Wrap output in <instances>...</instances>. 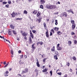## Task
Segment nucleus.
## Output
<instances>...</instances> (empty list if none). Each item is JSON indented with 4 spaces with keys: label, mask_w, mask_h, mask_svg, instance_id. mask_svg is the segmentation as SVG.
Listing matches in <instances>:
<instances>
[{
    "label": "nucleus",
    "mask_w": 77,
    "mask_h": 77,
    "mask_svg": "<svg viewBox=\"0 0 77 77\" xmlns=\"http://www.w3.org/2000/svg\"><path fill=\"white\" fill-rule=\"evenodd\" d=\"M28 69L26 68L25 69V70H23L21 73L22 74H24V73H27V72H28Z\"/></svg>",
    "instance_id": "obj_1"
},
{
    "label": "nucleus",
    "mask_w": 77,
    "mask_h": 77,
    "mask_svg": "<svg viewBox=\"0 0 77 77\" xmlns=\"http://www.w3.org/2000/svg\"><path fill=\"white\" fill-rule=\"evenodd\" d=\"M52 5H48L47 6H46V7L48 9H52Z\"/></svg>",
    "instance_id": "obj_2"
},
{
    "label": "nucleus",
    "mask_w": 77,
    "mask_h": 77,
    "mask_svg": "<svg viewBox=\"0 0 77 77\" xmlns=\"http://www.w3.org/2000/svg\"><path fill=\"white\" fill-rule=\"evenodd\" d=\"M41 19H42V18H41V16H39V19H37L36 20V21H37V22L40 23L41 21Z\"/></svg>",
    "instance_id": "obj_3"
},
{
    "label": "nucleus",
    "mask_w": 77,
    "mask_h": 77,
    "mask_svg": "<svg viewBox=\"0 0 77 77\" xmlns=\"http://www.w3.org/2000/svg\"><path fill=\"white\" fill-rule=\"evenodd\" d=\"M61 15H62L63 17H67V14H66V12H64L63 14H61Z\"/></svg>",
    "instance_id": "obj_4"
},
{
    "label": "nucleus",
    "mask_w": 77,
    "mask_h": 77,
    "mask_svg": "<svg viewBox=\"0 0 77 77\" xmlns=\"http://www.w3.org/2000/svg\"><path fill=\"white\" fill-rule=\"evenodd\" d=\"M27 33L23 32V33H22V35L23 36H26L27 35Z\"/></svg>",
    "instance_id": "obj_5"
},
{
    "label": "nucleus",
    "mask_w": 77,
    "mask_h": 77,
    "mask_svg": "<svg viewBox=\"0 0 77 77\" xmlns=\"http://www.w3.org/2000/svg\"><path fill=\"white\" fill-rule=\"evenodd\" d=\"M67 11L68 12H72V14H74V12L72 11V9H70L69 10H68Z\"/></svg>",
    "instance_id": "obj_6"
},
{
    "label": "nucleus",
    "mask_w": 77,
    "mask_h": 77,
    "mask_svg": "<svg viewBox=\"0 0 77 77\" xmlns=\"http://www.w3.org/2000/svg\"><path fill=\"white\" fill-rule=\"evenodd\" d=\"M72 30H74V29L75 28V24H72Z\"/></svg>",
    "instance_id": "obj_7"
},
{
    "label": "nucleus",
    "mask_w": 77,
    "mask_h": 77,
    "mask_svg": "<svg viewBox=\"0 0 77 77\" xmlns=\"http://www.w3.org/2000/svg\"><path fill=\"white\" fill-rule=\"evenodd\" d=\"M36 16L37 17H38L41 16V12H38L37 13V14L36 15Z\"/></svg>",
    "instance_id": "obj_8"
},
{
    "label": "nucleus",
    "mask_w": 77,
    "mask_h": 77,
    "mask_svg": "<svg viewBox=\"0 0 77 77\" xmlns=\"http://www.w3.org/2000/svg\"><path fill=\"white\" fill-rule=\"evenodd\" d=\"M37 63H36L37 66L38 67H39V66H40V65L39 64V61H38V59L37 60Z\"/></svg>",
    "instance_id": "obj_9"
},
{
    "label": "nucleus",
    "mask_w": 77,
    "mask_h": 77,
    "mask_svg": "<svg viewBox=\"0 0 77 77\" xmlns=\"http://www.w3.org/2000/svg\"><path fill=\"white\" fill-rule=\"evenodd\" d=\"M71 23H72V24H74V20H72V18H71Z\"/></svg>",
    "instance_id": "obj_10"
},
{
    "label": "nucleus",
    "mask_w": 77,
    "mask_h": 77,
    "mask_svg": "<svg viewBox=\"0 0 77 77\" xmlns=\"http://www.w3.org/2000/svg\"><path fill=\"white\" fill-rule=\"evenodd\" d=\"M52 9H54L56 8V6L55 5H52Z\"/></svg>",
    "instance_id": "obj_11"
},
{
    "label": "nucleus",
    "mask_w": 77,
    "mask_h": 77,
    "mask_svg": "<svg viewBox=\"0 0 77 77\" xmlns=\"http://www.w3.org/2000/svg\"><path fill=\"white\" fill-rule=\"evenodd\" d=\"M39 44L40 45H42L43 44V42H39L37 43V44L38 45Z\"/></svg>",
    "instance_id": "obj_12"
},
{
    "label": "nucleus",
    "mask_w": 77,
    "mask_h": 77,
    "mask_svg": "<svg viewBox=\"0 0 77 77\" xmlns=\"http://www.w3.org/2000/svg\"><path fill=\"white\" fill-rule=\"evenodd\" d=\"M54 29V30H55V31H58V30H59V28L55 27Z\"/></svg>",
    "instance_id": "obj_13"
},
{
    "label": "nucleus",
    "mask_w": 77,
    "mask_h": 77,
    "mask_svg": "<svg viewBox=\"0 0 77 77\" xmlns=\"http://www.w3.org/2000/svg\"><path fill=\"white\" fill-rule=\"evenodd\" d=\"M57 50H62V48L60 47H57Z\"/></svg>",
    "instance_id": "obj_14"
},
{
    "label": "nucleus",
    "mask_w": 77,
    "mask_h": 77,
    "mask_svg": "<svg viewBox=\"0 0 77 77\" xmlns=\"http://www.w3.org/2000/svg\"><path fill=\"white\" fill-rule=\"evenodd\" d=\"M34 45H35V44H33L32 45V50L33 49V50L35 49V47H34Z\"/></svg>",
    "instance_id": "obj_15"
},
{
    "label": "nucleus",
    "mask_w": 77,
    "mask_h": 77,
    "mask_svg": "<svg viewBox=\"0 0 77 77\" xmlns=\"http://www.w3.org/2000/svg\"><path fill=\"white\" fill-rule=\"evenodd\" d=\"M41 0V4H43V3H45V2H44V0Z\"/></svg>",
    "instance_id": "obj_16"
},
{
    "label": "nucleus",
    "mask_w": 77,
    "mask_h": 77,
    "mask_svg": "<svg viewBox=\"0 0 77 77\" xmlns=\"http://www.w3.org/2000/svg\"><path fill=\"white\" fill-rule=\"evenodd\" d=\"M57 33L58 34V35H61V34H62L61 32H60V31L57 32Z\"/></svg>",
    "instance_id": "obj_17"
},
{
    "label": "nucleus",
    "mask_w": 77,
    "mask_h": 77,
    "mask_svg": "<svg viewBox=\"0 0 77 77\" xmlns=\"http://www.w3.org/2000/svg\"><path fill=\"white\" fill-rule=\"evenodd\" d=\"M29 44H31V43H32V38L30 37L29 38Z\"/></svg>",
    "instance_id": "obj_18"
},
{
    "label": "nucleus",
    "mask_w": 77,
    "mask_h": 77,
    "mask_svg": "<svg viewBox=\"0 0 77 77\" xmlns=\"http://www.w3.org/2000/svg\"><path fill=\"white\" fill-rule=\"evenodd\" d=\"M68 43H69V46H70V45H71L72 43V42H71V41H68Z\"/></svg>",
    "instance_id": "obj_19"
},
{
    "label": "nucleus",
    "mask_w": 77,
    "mask_h": 77,
    "mask_svg": "<svg viewBox=\"0 0 77 77\" xmlns=\"http://www.w3.org/2000/svg\"><path fill=\"white\" fill-rule=\"evenodd\" d=\"M19 63L20 65H22V64H24V62H21V60H20L19 61Z\"/></svg>",
    "instance_id": "obj_20"
},
{
    "label": "nucleus",
    "mask_w": 77,
    "mask_h": 77,
    "mask_svg": "<svg viewBox=\"0 0 77 77\" xmlns=\"http://www.w3.org/2000/svg\"><path fill=\"white\" fill-rule=\"evenodd\" d=\"M55 25H57V24H58V23H57V20H55Z\"/></svg>",
    "instance_id": "obj_21"
},
{
    "label": "nucleus",
    "mask_w": 77,
    "mask_h": 77,
    "mask_svg": "<svg viewBox=\"0 0 77 77\" xmlns=\"http://www.w3.org/2000/svg\"><path fill=\"white\" fill-rule=\"evenodd\" d=\"M33 14H36L37 13V11L35 10L33 12Z\"/></svg>",
    "instance_id": "obj_22"
},
{
    "label": "nucleus",
    "mask_w": 77,
    "mask_h": 77,
    "mask_svg": "<svg viewBox=\"0 0 77 77\" xmlns=\"http://www.w3.org/2000/svg\"><path fill=\"white\" fill-rule=\"evenodd\" d=\"M23 14H27V11L26 10H25L23 11Z\"/></svg>",
    "instance_id": "obj_23"
},
{
    "label": "nucleus",
    "mask_w": 77,
    "mask_h": 77,
    "mask_svg": "<svg viewBox=\"0 0 77 77\" xmlns=\"http://www.w3.org/2000/svg\"><path fill=\"white\" fill-rule=\"evenodd\" d=\"M10 26L11 27V29H14V26H13V25H11Z\"/></svg>",
    "instance_id": "obj_24"
},
{
    "label": "nucleus",
    "mask_w": 77,
    "mask_h": 77,
    "mask_svg": "<svg viewBox=\"0 0 77 77\" xmlns=\"http://www.w3.org/2000/svg\"><path fill=\"white\" fill-rule=\"evenodd\" d=\"M54 59H56V60H57L58 58L57 57V55H54Z\"/></svg>",
    "instance_id": "obj_25"
},
{
    "label": "nucleus",
    "mask_w": 77,
    "mask_h": 77,
    "mask_svg": "<svg viewBox=\"0 0 77 77\" xmlns=\"http://www.w3.org/2000/svg\"><path fill=\"white\" fill-rule=\"evenodd\" d=\"M11 54H12L13 55H14V51H13V50L11 49Z\"/></svg>",
    "instance_id": "obj_26"
},
{
    "label": "nucleus",
    "mask_w": 77,
    "mask_h": 77,
    "mask_svg": "<svg viewBox=\"0 0 77 77\" xmlns=\"http://www.w3.org/2000/svg\"><path fill=\"white\" fill-rule=\"evenodd\" d=\"M40 55H41V56H42V58H44V57H45V54H43L42 55L40 54Z\"/></svg>",
    "instance_id": "obj_27"
},
{
    "label": "nucleus",
    "mask_w": 77,
    "mask_h": 77,
    "mask_svg": "<svg viewBox=\"0 0 77 77\" xmlns=\"http://www.w3.org/2000/svg\"><path fill=\"white\" fill-rule=\"evenodd\" d=\"M46 36L47 38H48L49 35L48 32H46Z\"/></svg>",
    "instance_id": "obj_28"
},
{
    "label": "nucleus",
    "mask_w": 77,
    "mask_h": 77,
    "mask_svg": "<svg viewBox=\"0 0 77 77\" xmlns=\"http://www.w3.org/2000/svg\"><path fill=\"white\" fill-rule=\"evenodd\" d=\"M8 34L9 35H11V32L10 31H8Z\"/></svg>",
    "instance_id": "obj_29"
},
{
    "label": "nucleus",
    "mask_w": 77,
    "mask_h": 77,
    "mask_svg": "<svg viewBox=\"0 0 77 77\" xmlns=\"http://www.w3.org/2000/svg\"><path fill=\"white\" fill-rule=\"evenodd\" d=\"M22 20V18H17L16 19V20Z\"/></svg>",
    "instance_id": "obj_30"
},
{
    "label": "nucleus",
    "mask_w": 77,
    "mask_h": 77,
    "mask_svg": "<svg viewBox=\"0 0 77 77\" xmlns=\"http://www.w3.org/2000/svg\"><path fill=\"white\" fill-rule=\"evenodd\" d=\"M0 38H3V39H4V41L5 42V38H4V36H2H2H0Z\"/></svg>",
    "instance_id": "obj_31"
},
{
    "label": "nucleus",
    "mask_w": 77,
    "mask_h": 77,
    "mask_svg": "<svg viewBox=\"0 0 77 77\" xmlns=\"http://www.w3.org/2000/svg\"><path fill=\"white\" fill-rule=\"evenodd\" d=\"M43 25L44 27H47V26H46V24H45V23H43Z\"/></svg>",
    "instance_id": "obj_32"
},
{
    "label": "nucleus",
    "mask_w": 77,
    "mask_h": 77,
    "mask_svg": "<svg viewBox=\"0 0 77 77\" xmlns=\"http://www.w3.org/2000/svg\"><path fill=\"white\" fill-rule=\"evenodd\" d=\"M12 32H13L14 34V35H16V34H17V33H16V32H15V31L13 30Z\"/></svg>",
    "instance_id": "obj_33"
},
{
    "label": "nucleus",
    "mask_w": 77,
    "mask_h": 77,
    "mask_svg": "<svg viewBox=\"0 0 77 77\" xmlns=\"http://www.w3.org/2000/svg\"><path fill=\"white\" fill-rule=\"evenodd\" d=\"M57 74H58V75H62V73L61 72H58L57 73Z\"/></svg>",
    "instance_id": "obj_34"
},
{
    "label": "nucleus",
    "mask_w": 77,
    "mask_h": 77,
    "mask_svg": "<svg viewBox=\"0 0 77 77\" xmlns=\"http://www.w3.org/2000/svg\"><path fill=\"white\" fill-rule=\"evenodd\" d=\"M9 64V62H8V64H7L5 65L4 67V68H6V67H7V66Z\"/></svg>",
    "instance_id": "obj_35"
},
{
    "label": "nucleus",
    "mask_w": 77,
    "mask_h": 77,
    "mask_svg": "<svg viewBox=\"0 0 77 77\" xmlns=\"http://www.w3.org/2000/svg\"><path fill=\"white\" fill-rule=\"evenodd\" d=\"M74 43L75 44H77V41L75 40L74 41Z\"/></svg>",
    "instance_id": "obj_36"
},
{
    "label": "nucleus",
    "mask_w": 77,
    "mask_h": 77,
    "mask_svg": "<svg viewBox=\"0 0 77 77\" xmlns=\"http://www.w3.org/2000/svg\"><path fill=\"white\" fill-rule=\"evenodd\" d=\"M73 60H76V58H75V57H73Z\"/></svg>",
    "instance_id": "obj_37"
},
{
    "label": "nucleus",
    "mask_w": 77,
    "mask_h": 77,
    "mask_svg": "<svg viewBox=\"0 0 77 77\" xmlns=\"http://www.w3.org/2000/svg\"><path fill=\"white\" fill-rule=\"evenodd\" d=\"M30 35H31V37H32V38L33 39V34H30Z\"/></svg>",
    "instance_id": "obj_38"
},
{
    "label": "nucleus",
    "mask_w": 77,
    "mask_h": 77,
    "mask_svg": "<svg viewBox=\"0 0 77 77\" xmlns=\"http://www.w3.org/2000/svg\"><path fill=\"white\" fill-rule=\"evenodd\" d=\"M6 3H7V2H2V4H6Z\"/></svg>",
    "instance_id": "obj_39"
},
{
    "label": "nucleus",
    "mask_w": 77,
    "mask_h": 77,
    "mask_svg": "<svg viewBox=\"0 0 77 77\" xmlns=\"http://www.w3.org/2000/svg\"><path fill=\"white\" fill-rule=\"evenodd\" d=\"M8 4H11V1L9 0L8 1Z\"/></svg>",
    "instance_id": "obj_40"
},
{
    "label": "nucleus",
    "mask_w": 77,
    "mask_h": 77,
    "mask_svg": "<svg viewBox=\"0 0 77 77\" xmlns=\"http://www.w3.org/2000/svg\"><path fill=\"white\" fill-rule=\"evenodd\" d=\"M47 71V69H44L42 71H43V72H45V71Z\"/></svg>",
    "instance_id": "obj_41"
},
{
    "label": "nucleus",
    "mask_w": 77,
    "mask_h": 77,
    "mask_svg": "<svg viewBox=\"0 0 77 77\" xmlns=\"http://www.w3.org/2000/svg\"><path fill=\"white\" fill-rule=\"evenodd\" d=\"M46 60V58H45L43 59V62H44H44H45Z\"/></svg>",
    "instance_id": "obj_42"
},
{
    "label": "nucleus",
    "mask_w": 77,
    "mask_h": 77,
    "mask_svg": "<svg viewBox=\"0 0 77 77\" xmlns=\"http://www.w3.org/2000/svg\"><path fill=\"white\" fill-rule=\"evenodd\" d=\"M44 68H45V66H41V68L43 69H44Z\"/></svg>",
    "instance_id": "obj_43"
},
{
    "label": "nucleus",
    "mask_w": 77,
    "mask_h": 77,
    "mask_svg": "<svg viewBox=\"0 0 77 77\" xmlns=\"http://www.w3.org/2000/svg\"><path fill=\"white\" fill-rule=\"evenodd\" d=\"M51 32H53V33H54V30H53L52 29L51 30Z\"/></svg>",
    "instance_id": "obj_44"
},
{
    "label": "nucleus",
    "mask_w": 77,
    "mask_h": 77,
    "mask_svg": "<svg viewBox=\"0 0 77 77\" xmlns=\"http://www.w3.org/2000/svg\"><path fill=\"white\" fill-rule=\"evenodd\" d=\"M55 54H57V55H58V54H59V53H58V52H55Z\"/></svg>",
    "instance_id": "obj_45"
},
{
    "label": "nucleus",
    "mask_w": 77,
    "mask_h": 77,
    "mask_svg": "<svg viewBox=\"0 0 77 77\" xmlns=\"http://www.w3.org/2000/svg\"><path fill=\"white\" fill-rule=\"evenodd\" d=\"M32 32H33L34 33H35V32H36V31L35 30H32Z\"/></svg>",
    "instance_id": "obj_46"
},
{
    "label": "nucleus",
    "mask_w": 77,
    "mask_h": 77,
    "mask_svg": "<svg viewBox=\"0 0 77 77\" xmlns=\"http://www.w3.org/2000/svg\"><path fill=\"white\" fill-rule=\"evenodd\" d=\"M66 64H67V65L68 66H69V62H68V63H67Z\"/></svg>",
    "instance_id": "obj_47"
},
{
    "label": "nucleus",
    "mask_w": 77,
    "mask_h": 77,
    "mask_svg": "<svg viewBox=\"0 0 77 77\" xmlns=\"http://www.w3.org/2000/svg\"><path fill=\"white\" fill-rule=\"evenodd\" d=\"M21 58H20V59H21V58H23V55H22L20 56Z\"/></svg>",
    "instance_id": "obj_48"
},
{
    "label": "nucleus",
    "mask_w": 77,
    "mask_h": 77,
    "mask_svg": "<svg viewBox=\"0 0 77 77\" xmlns=\"http://www.w3.org/2000/svg\"><path fill=\"white\" fill-rule=\"evenodd\" d=\"M6 8H9V5H5Z\"/></svg>",
    "instance_id": "obj_49"
},
{
    "label": "nucleus",
    "mask_w": 77,
    "mask_h": 77,
    "mask_svg": "<svg viewBox=\"0 0 77 77\" xmlns=\"http://www.w3.org/2000/svg\"><path fill=\"white\" fill-rule=\"evenodd\" d=\"M68 77V75L67 74H65L63 76V77Z\"/></svg>",
    "instance_id": "obj_50"
},
{
    "label": "nucleus",
    "mask_w": 77,
    "mask_h": 77,
    "mask_svg": "<svg viewBox=\"0 0 77 77\" xmlns=\"http://www.w3.org/2000/svg\"><path fill=\"white\" fill-rule=\"evenodd\" d=\"M6 41H7V42H9V43H10V42H9V40H7L6 39H5Z\"/></svg>",
    "instance_id": "obj_51"
},
{
    "label": "nucleus",
    "mask_w": 77,
    "mask_h": 77,
    "mask_svg": "<svg viewBox=\"0 0 77 77\" xmlns=\"http://www.w3.org/2000/svg\"><path fill=\"white\" fill-rule=\"evenodd\" d=\"M11 15H15V12L14 11L13 12V13L11 14Z\"/></svg>",
    "instance_id": "obj_52"
},
{
    "label": "nucleus",
    "mask_w": 77,
    "mask_h": 77,
    "mask_svg": "<svg viewBox=\"0 0 77 77\" xmlns=\"http://www.w3.org/2000/svg\"><path fill=\"white\" fill-rule=\"evenodd\" d=\"M40 8H41L42 9H43V6L42 5H41L40 6Z\"/></svg>",
    "instance_id": "obj_53"
},
{
    "label": "nucleus",
    "mask_w": 77,
    "mask_h": 77,
    "mask_svg": "<svg viewBox=\"0 0 77 77\" xmlns=\"http://www.w3.org/2000/svg\"><path fill=\"white\" fill-rule=\"evenodd\" d=\"M51 50L52 51H54V49H51Z\"/></svg>",
    "instance_id": "obj_54"
},
{
    "label": "nucleus",
    "mask_w": 77,
    "mask_h": 77,
    "mask_svg": "<svg viewBox=\"0 0 77 77\" xmlns=\"http://www.w3.org/2000/svg\"><path fill=\"white\" fill-rule=\"evenodd\" d=\"M50 36H51L52 35V32H50Z\"/></svg>",
    "instance_id": "obj_55"
},
{
    "label": "nucleus",
    "mask_w": 77,
    "mask_h": 77,
    "mask_svg": "<svg viewBox=\"0 0 77 77\" xmlns=\"http://www.w3.org/2000/svg\"><path fill=\"white\" fill-rule=\"evenodd\" d=\"M24 57L26 59V58H27V56H26V55H24Z\"/></svg>",
    "instance_id": "obj_56"
},
{
    "label": "nucleus",
    "mask_w": 77,
    "mask_h": 77,
    "mask_svg": "<svg viewBox=\"0 0 77 77\" xmlns=\"http://www.w3.org/2000/svg\"><path fill=\"white\" fill-rule=\"evenodd\" d=\"M69 71H70V72H72V70L71 69H70L69 70Z\"/></svg>",
    "instance_id": "obj_57"
},
{
    "label": "nucleus",
    "mask_w": 77,
    "mask_h": 77,
    "mask_svg": "<svg viewBox=\"0 0 77 77\" xmlns=\"http://www.w3.org/2000/svg\"><path fill=\"white\" fill-rule=\"evenodd\" d=\"M59 45H60V44H58L57 45V47H59Z\"/></svg>",
    "instance_id": "obj_58"
},
{
    "label": "nucleus",
    "mask_w": 77,
    "mask_h": 77,
    "mask_svg": "<svg viewBox=\"0 0 77 77\" xmlns=\"http://www.w3.org/2000/svg\"><path fill=\"white\" fill-rule=\"evenodd\" d=\"M9 73V72H8V71H7L6 72V74H8Z\"/></svg>",
    "instance_id": "obj_59"
},
{
    "label": "nucleus",
    "mask_w": 77,
    "mask_h": 77,
    "mask_svg": "<svg viewBox=\"0 0 77 77\" xmlns=\"http://www.w3.org/2000/svg\"><path fill=\"white\" fill-rule=\"evenodd\" d=\"M19 53H21V51L20 50H19L18 51Z\"/></svg>",
    "instance_id": "obj_60"
},
{
    "label": "nucleus",
    "mask_w": 77,
    "mask_h": 77,
    "mask_svg": "<svg viewBox=\"0 0 77 77\" xmlns=\"http://www.w3.org/2000/svg\"><path fill=\"white\" fill-rule=\"evenodd\" d=\"M71 35H74V33L73 32H72L71 33Z\"/></svg>",
    "instance_id": "obj_61"
},
{
    "label": "nucleus",
    "mask_w": 77,
    "mask_h": 77,
    "mask_svg": "<svg viewBox=\"0 0 77 77\" xmlns=\"http://www.w3.org/2000/svg\"><path fill=\"white\" fill-rule=\"evenodd\" d=\"M12 17H15V14L11 15Z\"/></svg>",
    "instance_id": "obj_62"
},
{
    "label": "nucleus",
    "mask_w": 77,
    "mask_h": 77,
    "mask_svg": "<svg viewBox=\"0 0 77 77\" xmlns=\"http://www.w3.org/2000/svg\"><path fill=\"white\" fill-rule=\"evenodd\" d=\"M17 39L18 40V41H20V38H18V37H17Z\"/></svg>",
    "instance_id": "obj_63"
},
{
    "label": "nucleus",
    "mask_w": 77,
    "mask_h": 77,
    "mask_svg": "<svg viewBox=\"0 0 77 77\" xmlns=\"http://www.w3.org/2000/svg\"><path fill=\"white\" fill-rule=\"evenodd\" d=\"M6 61H5L4 62V65H6Z\"/></svg>",
    "instance_id": "obj_64"
}]
</instances>
